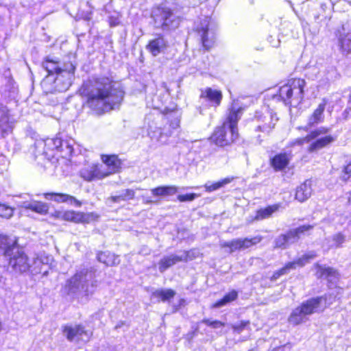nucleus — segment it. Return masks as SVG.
Listing matches in <instances>:
<instances>
[{
	"label": "nucleus",
	"instance_id": "nucleus-49",
	"mask_svg": "<svg viewBox=\"0 0 351 351\" xmlns=\"http://www.w3.org/2000/svg\"><path fill=\"white\" fill-rule=\"evenodd\" d=\"M185 304L186 300L184 298L180 299L178 305L174 307V312L177 311L180 307L184 306Z\"/></svg>",
	"mask_w": 351,
	"mask_h": 351
},
{
	"label": "nucleus",
	"instance_id": "nucleus-23",
	"mask_svg": "<svg viewBox=\"0 0 351 351\" xmlns=\"http://www.w3.org/2000/svg\"><path fill=\"white\" fill-rule=\"evenodd\" d=\"M17 239L12 241L7 234H0V251L3 250L4 256L11 255V253L17 247Z\"/></svg>",
	"mask_w": 351,
	"mask_h": 351
},
{
	"label": "nucleus",
	"instance_id": "nucleus-22",
	"mask_svg": "<svg viewBox=\"0 0 351 351\" xmlns=\"http://www.w3.org/2000/svg\"><path fill=\"white\" fill-rule=\"evenodd\" d=\"M200 36V42L204 51H210L215 45L214 37L209 36V29L206 27H202L197 29Z\"/></svg>",
	"mask_w": 351,
	"mask_h": 351
},
{
	"label": "nucleus",
	"instance_id": "nucleus-6",
	"mask_svg": "<svg viewBox=\"0 0 351 351\" xmlns=\"http://www.w3.org/2000/svg\"><path fill=\"white\" fill-rule=\"evenodd\" d=\"M53 220H59L75 224L87 225L97 221L100 215L96 212H84L73 209L55 210L49 215Z\"/></svg>",
	"mask_w": 351,
	"mask_h": 351
},
{
	"label": "nucleus",
	"instance_id": "nucleus-20",
	"mask_svg": "<svg viewBox=\"0 0 351 351\" xmlns=\"http://www.w3.org/2000/svg\"><path fill=\"white\" fill-rule=\"evenodd\" d=\"M199 97L209 101L214 107H218L221 104L223 96L221 90L208 87L202 90Z\"/></svg>",
	"mask_w": 351,
	"mask_h": 351
},
{
	"label": "nucleus",
	"instance_id": "nucleus-45",
	"mask_svg": "<svg viewBox=\"0 0 351 351\" xmlns=\"http://www.w3.org/2000/svg\"><path fill=\"white\" fill-rule=\"evenodd\" d=\"M199 196V194H197L195 193L182 194V195H178L177 196V199L180 202H191V201L194 200L195 198L198 197Z\"/></svg>",
	"mask_w": 351,
	"mask_h": 351
},
{
	"label": "nucleus",
	"instance_id": "nucleus-12",
	"mask_svg": "<svg viewBox=\"0 0 351 351\" xmlns=\"http://www.w3.org/2000/svg\"><path fill=\"white\" fill-rule=\"evenodd\" d=\"M327 104L328 99L323 98L317 108L309 115L306 126L304 128V130L306 131L308 128H311L324 121V112Z\"/></svg>",
	"mask_w": 351,
	"mask_h": 351
},
{
	"label": "nucleus",
	"instance_id": "nucleus-2",
	"mask_svg": "<svg viewBox=\"0 0 351 351\" xmlns=\"http://www.w3.org/2000/svg\"><path fill=\"white\" fill-rule=\"evenodd\" d=\"M47 75L42 80L41 87L46 94L66 90L72 84L76 66L71 62L62 65L58 59L45 57L42 62Z\"/></svg>",
	"mask_w": 351,
	"mask_h": 351
},
{
	"label": "nucleus",
	"instance_id": "nucleus-15",
	"mask_svg": "<svg viewBox=\"0 0 351 351\" xmlns=\"http://www.w3.org/2000/svg\"><path fill=\"white\" fill-rule=\"evenodd\" d=\"M101 160L107 167V171H104V174H107V177L121 171L122 160L118 155L103 154L101 155Z\"/></svg>",
	"mask_w": 351,
	"mask_h": 351
},
{
	"label": "nucleus",
	"instance_id": "nucleus-36",
	"mask_svg": "<svg viewBox=\"0 0 351 351\" xmlns=\"http://www.w3.org/2000/svg\"><path fill=\"white\" fill-rule=\"evenodd\" d=\"M339 46L342 53H351V36L349 34H340L338 38Z\"/></svg>",
	"mask_w": 351,
	"mask_h": 351
},
{
	"label": "nucleus",
	"instance_id": "nucleus-47",
	"mask_svg": "<svg viewBox=\"0 0 351 351\" xmlns=\"http://www.w3.org/2000/svg\"><path fill=\"white\" fill-rule=\"evenodd\" d=\"M269 351H291V346H288L286 344L280 345Z\"/></svg>",
	"mask_w": 351,
	"mask_h": 351
},
{
	"label": "nucleus",
	"instance_id": "nucleus-31",
	"mask_svg": "<svg viewBox=\"0 0 351 351\" xmlns=\"http://www.w3.org/2000/svg\"><path fill=\"white\" fill-rule=\"evenodd\" d=\"M238 291L234 289H232L226 293L221 298L212 304L210 308H215L223 306L227 304L235 301L238 298Z\"/></svg>",
	"mask_w": 351,
	"mask_h": 351
},
{
	"label": "nucleus",
	"instance_id": "nucleus-35",
	"mask_svg": "<svg viewBox=\"0 0 351 351\" xmlns=\"http://www.w3.org/2000/svg\"><path fill=\"white\" fill-rule=\"evenodd\" d=\"M179 263L178 255L166 256L158 262V269L160 272H164L169 267Z\"/></svg>",
	"mask_w": 351,
	"mask_h": 351
},
{
	"label": "nucleus",
	"instance_id": "nucleus-13",
	"mask_svg": "<svg viewBox=\"0 0 351 351\" xmlns=\"http://www.w3.org/2000/svg\"><path fill=\"white\" fill-rule=\"evenodd\" d=\"M62 331L69 341H79L83 336L92 335V332L89 335L85 327L80 324L75 326L64 325L62 327Z\"/></svg>",
	"mask_w": 351,
	"mask_h": 351
},
{
	"label": "nucleus",
	"instance_id": "nucleus-26",
	"mask_svg": "<svg viewBox=\"0 0 351 351\" xmlns=\"http://www.w3.org/2000/svg\"><path fill=\"white\" fill-rule=\"evenodd\" d=\"M176 291L172 289H156L152 293V296L158 302H169L175 297Z\"/></svg>",
	"mask_w": 351,
	"mask_h": 351
},
{
	"label": "nucleus",
	"instance_id": "nucleus-50",
	"mask_svg": "<svg viewBox=\"0 0 351 351\" xmlns=\"http://www.w3.org/2000/svg\"><path fill=\"white\" fill-rule=\"evenodd\" d=\"M348 204L351 206V190L348 193Z\"/></svg>",
	"mask_w": 351,
	"mask_h": 351
},
{
	"label": "nucleus",
	"instance_id": "nucleus-3",
	"mask_svg": "<svg viewBox=\"0 0 351 351\" xmlns=\"http://www.w3.org/2000/svg\"><path fill=\"white\" fill-rule=\"evenodd\" d=\"M243 110V107L235 104L228 108L222 123L215 128L210 136L213 144L219 147L230 146L239 138L238 123Z\"/></svg>",
	"mask_w": 351,
	"mask_h": 351
},
{
	"label": "nucleus",
	"instance_id": "nucleus-44",
	"mask_svg": "<svg viewBox=\"0 0 351 351\" xmlns=\"http://www.w3.org/2000/svg\"><path fill=\"white\" fill-rule=\"evenodd\" d=\"M202 323L213 328H223L226 326V323L219 320H210L207 318L202 319Z\"/></svg>",
	"mask_w": 351,
	"mask_h": 351
},
{
	"label": "nucleus",
	"instance_id": "nucleus-46",
	"mask_svg": "<svg viewBox=\"0 0 351 351\" xmlns=\"http://www.w3.org/2000/svg\"><path fill=\"white\" fill-rule=\"evenodd\" d=\"M333 241H335L336 245L339 247L344 242L345 237L343 234L338 233L334 236Z\"/></svg>",
	"mask_w": 351,
	"mask_h": 351
},
{
	"label": "nucleus",
	"instance_id": "nucleus-4",
	"mask_svg": "<svg viewBox=\"0 0 351 351\" xmlns=\"http://www.w3.org/2000/svg\"><path fill=\"white\" fill-rule=\"evenodd\" d=\"M306 82L302 77H290L287 79L278 88L272 97L285 106L298 105L304 101V88Z\"/></svg>",
	"mask_w": 351,
	"mask_h": 351
},
{
	"label": "nucleus",
	"instance_id": "nucleus-10",
	"mask_svg": "<svg viewBox=\"0 0 351 351\" xmlns=\"http://www.w3.org/2000/svg\"><path fill=\"white\" fill-rule=\"evenodd\" d=\"M8 266L12 270L19 274L27 273L30 270L31 261L26 253L17 249L16 252H12L11 255L8 256Z\"/></svg>",
	"mask_w": 351,
	"mask_h": 351
},
{
	"label": "nucleus",
	"instance_id": "nucleus-25",
	"mask_svg": "<svg viewBox=\"0 0 351 351\" xmlns=\"http://www.w3.org/2000/svg\"><path fill=\"white\" fill-rule=\"evenodd\" d=\"M235 239L237 246V250L240 251L250 248L252 246L261 243L263 240V237L257 235L251 238L244 237Z\"/></svg>",
	"mask_w": 351,
	"mask_h": 351
},
{
	"label": "nucleus",
	"instance_id": "nucleus-29",
	"mask_svg": "<svg viewBox=\"0 0 351 351\" xmlns=\"http://www.w3.org/2000/svg\"><path fill=\"white\" fill-rule=\"evenodd\" d=\"M237 178L235 176H227L226 178H223L218 181L213 182L210 184H205L204 185L205 191L207 193H211L215 191H217L226 185L231 183L233 182L235 179Z\"/></svg>",
	"mask_w": 351,
	"mask_h": 351
},
{
	"label": "nucleus",
	"instance_id": "nucleus-51",
	"mask_svg": "<svg viewBox=\"0 0 351 351\" xmlns=\"http://www.w3.org/2000/svg\"><path fill=\"white\" fill-rule=\"evenodd\" d=\"M90 15H91V12H89L88 14H86V16H84L83 19L84 20L89 21L90 19Z\"/></svg>",
	"mask_w": 351,
	"mask_h": 351
},
{
	"label": "nucleus",
	"instance_id": "nucleus-5",
	"mask_svg": "<svg viewBox=\"0 0 351 351\" xmlns=\"http://www.w3.org/2000/svg\"><path fill=\"white\" fill-rule=\"evenodd\" d=\"M337 139L336 135L330 133V129L322 126L309 132L306 136L295 138L289 143V147L302 145L306 142L314 140L307 147L309 153H314L331 145Z\"/></svg>",
	"mask_w": 351,
	"mask_h": 351
},
{
	"label": "nucleus",
	"instance_id": "nucleus-11",
	"mask_svg": "<svg viewBox=\"0 0 351 351\" xmlns=\"http://www.w3.org/2000/svg\"><path fill=\"white\" fill-rule=\"evenodd\" d=\"M168 47V41L165 35L160 33L156 34L154 37L149 39L145 45V49L154 57L164 53Z\"/></svg>",
	"mask_w": 351,
	"mask_h": 351
},
{
	"label": "nucleus",
	"instance_id": "nucleus-32",
	"mask_svg": "<svg viewBox=\"0 0 351 351\" xmlns=\"http://www.w3.org/2000/svg\"><path fill=\"white\" fill-rule=\"evenodd\" d=\"M151 191L152 194L155 197L169 196L178 193V189L174 185H166L155 187Z\"/></svg>",
	"mask_w": 351,
	"mask_h": 351
},
{
	"label": "nucleus",
	"instance_id": "nucleus-17",
	"mask_svg": "<svg viewBox=\"0 0 351 351\" xmlns=\"http://www.w3.org/2000/svg\"><path fill=\"white\" fill-rule=\"evenodd\" d=\"M80 176L86 181H92L94 180H101L107 177V174H104V171L101 169L100 165L98 164H93L90 166L83 168L80 171Z\"/></svg>",
	"mask_w": 351,
	"mask_h": 351
},
{
	"label": "nucleus",
	"instance_id": "nucleus-43",
	"mask_svg": "<svg viewBox=\"0 0 351 351\" xmlns=\"http://www.w3.org/2000/svg\"><path fill=\"white\" fill-rule=\"evenodd\" d=\"M341 179L343 181H348L351 178V159L347 162L343 167L341 169Z\"/></svg>",
	"mask_w": 351,
	"mask_h": 351
},
{
	"label": "nucleus",
	"instance_id": "nucleus-38",
	"mask_svg": "<svg viewBox=\"0 0 351 351\" xmlns=\"http://www.w3.org/2000/svg\"><path fill=\"white\" fill-rule=\"evenodd\" d=\"M198 251L195 248H192L188 250L183 251V254L182 256H178V261L179 263H186L195 259L196 258L198 257Z\"/></svg>",
	"mask_w": 351,
	"mask_h": 351
},
{
	"label": "nucleus",
	"instance_id": "nucleus-14",
	"mask_svg": "<svg viewBox=\"0 0 351 351\" xmlns=\"http://www.w3.org/2000/svg\"><path fill=\"white\" fill-rule=\"evenodd\" d=\"M45 199L53 201L58 204L71 203L77 207H81L82 202L77 199L74 196L62 192H46L43 193Z\"/></svg>",
	"mask_w": 351,
	"mask_h": 351
},
{
	"label": "nucleus",
	"instance_id": "nucleus-21",
	"mask_svg": "<svg viewBox=\"0 0 351 351\" xmlns=\"http://www.w3.org/2000/svg\"><path fill=\"white\" fill-rule=\"evenodd\" d=\"M281 207L282 206L280 203H276L261 208L256 211V214L253 219L254 221H261L270 218L275 213L279 211Z\"/></svg>",
	"mask_w": 351,
	"mask_h": 351
},
{
	"label": "nucleus",
	"instance_id": "nucleus-33",
	"mask_svg": "<svg viewBox=\"0 0 351 351\" xmlns=\"http://www.w3.org/2000/svg\"><path fill=\"white\" fill-rule=\"evenodd\" d=\"M311 186L305 182L302 183L296 189L295 198L300 202H304L311 197Z\"/></svg>",
	"mask_w": 351,
	"mask_h": 351
},
{
	"label": "nucleus",
	"instance_id": "nucleus-8",
	"mask_svg": "<svg viewBox=\"0 0 351 351\" xmlns=\"http://www.w3.org/2000/svg\"><path fill=\"white\" fill-rule=\"evenodd\" d=\"M151 18L156 28L168 30L176 21L172 9L163 5L153 8Z\"/></svg>",
	"mask_w": 351,
	"mask_h": 351
},
{
	"label": "nucleus",
	"instance_id": "nucleus-28",
	"mask_svg": "<svg viewBox=\"0 0 351 351\" xmlns=\"http://www.w3.org/2000/svg\"><path fill=\"white\" fill-rule=\"evenodd\" d=\"M306 319V315L298 306L291 311L288 317L287 321L291 326H296L302 324Z\"/></svg>",
	"mask_w": 351,
	"mask_h": 351
},
{
	"label": "nucleus",
	"instance_id": "nucleus-48",
	"mask_svg": "<svg viewBox=\"0 0 351 351\" xmlns=\"http://www.w3.org/2000/svg\"><path fill=\"white\" fill-rule=\"evenodd\" d=\"M108 23L110 27H116L120 23L119 19L114 16H110L109 18Z\"/></svg>",
	"mask_w": 351,
	"mask_h": 351
},
{
	"label": "nucleus",
	"instance_id": "nucleus-39",
	"mask_svg": "<svg viewBox=\"0 0 351 351\" xmlns=\"http://www.w3.org/2000/svg\"><path fill=\"white\" fill-rule=\"evenodd\" d=\"M14 208L6 204L0 202V217L9 219L12 217Z\"/></svg>",
	"mask_w": 351,
	"mask_h": 351
},
{
	"label": "nucleus",
	"instance_id": "nucleus-42",
	"mask_svg": "<svg viewBox=\"0 0 351 351\" xmlns=\"http://www.w3.org/2000/svg\"><path fill=\"white\" fill-rule=\"evenodd\" d=\"M220 247L221 248L228 249V252L230 254L238 251L235 239L229 241H224L221 243Z\"/></svg>",
	"mask_w": 351,
	"mask_h": 351
},
{
	"label": "nucleus",
	"instance_id": "nucleus-30",
	"mask_svg": "<svg viewBox=\"0 0 351 351\" xmlns=\"http://www.w3.org/2000/svg\"><path fill=\"white\" fill-rule=\"evenodd\" d=\"M136 192L134 189H126L120 195H111L108 197V201L111 203L119 204L121 202H128L135 197Z\"/></svg>",
	"mask_w": 351,
	"mask_h": 351
},
{
	"label": "nucleus",
	"instance_id": "nucleus-34",
	"mask_svg": "<svg viewBox=\"0 0 351 351\" xmlns=\"http://www.w3.org/2000/svg\"><path fill=\"white\" fill-rule=\"evenodd\" d=\"M25 208L41 215H46L49 214V204L41 201H36L29 204L25 206Z\"/></svg>",
	"mask_w": 351,
	"mask_h": 351
},
{
	"label": "nucleus",
	"instance_id": "nucleus-9",
	"mask_svg": "<svg viewBox=\"0 0 351 351\" xmlns=\"http://www.w3.org/2000/svg\"><path fill=\"white\" fill-rule=\"evenodd\" d=\"M316 256L317 254L314 252H311L305 253L301 257L285 263L282 267L273 272L270 276V280H277L281 276L288 274L291 269H295L297 267H304L307 263L314 259Z\"/></svg>",
	"mask_w": 351,
	"mask_h": 351
},
{
	"label": "nucleus",
	"instance_id": "nucleus-40",
	"mask_svg": "<svg viewBox=\"0 0 351 351\" xmlns=\"http://www.w3.org/2000/svg\"><path fill=\"white\" fill-rule=\"evenodd\" d=\"M250 321L242 320L238 324L231 325L232 331L237 334H240L245 329H250Z\"/></svg>",
	"mask_w": 351,
	"mask_h": 351
},
{
	"label": "nucleus",
	"instance_id": "nucleus-1",
	"mask_svg": "<svg viewBox=\"0 0 351 351\" xmlns=\"http://www.w3.org/2000/svg\"><path fill=\"white\" fill-rule=\"evenodd\" d=\"M79 95L84 99V108L89 109L97 116L118 108L122 104L125 91L117 86L116 82L108 76H99L83 82L78 88Z\"/></svg>",
	"mask_w": 351,
	"mask_h": 351
},
{
	"label": "nucleus",
	"instance_id": "nucleus-37",
	"mask_svg": "<svg viewBox=\"0 0 351 351\" xmlns=\"http://www.w3.org/2000/svg\"><path fill=\"white\" fill-rule=\"evenodd\" d=\"M292 240L291 235H289V231L286 233L280 234L274 241V248L276 249H283L285 248L289 241Z\"/></svg>",
	"mask_w": 351,
	"mask_h": 351
},
{
	"label": "nucleus",
	"instance_id": "nucleus-27",
	"mask_svg": "<svg viewBox=\"0 0 351 351\" xmlns=\"http://www.w3.org/2000/svg\"><path fill=\"white\" fill-rule=\"evenodd\" d=\"M314 225L313 224H304L299 226L298 227L293 229H290L289 231V235L292 240L297 241L302 237L309 235V232L313 230Z\"/></svg>",
	"mask_w": 351,
	"mask_h": 351
},
{
	"label": "nucleus",
	"instance_id": "nucleus-41",
	"mask_svg": "<svg viewBox=\"0 0 351 351\" xmlns=\"http://www.w3.org/2000/svg\"><path fill=\"white\" fill-rule=\"evenodd\" d=\"M167 119L170 134L172 130H177L180 127V119L177 115L167 117Z\"/></svg>",
	"mask_w": 351,
	"mask_h": 351
},
{
	"label": "nucleus",
	"instance_id": "nucleus-18",
	"mask_svg": "<svg viewBox=\"0 0 351 351\" xmlns=\"http://www.w3.org/2000/svg\"><path fill=\"white\" fill-rule=\"evenodd\" d=\"M291 155L286 152H280L274 154L269 159V165L275 171H281L288 167Z\"/></svg>",
	"mask_w": 351,
	"mask_h": 351
},
{
	"label": "nucleus",
	"instance_id": "nucleus-7",
	"mask_svg": "<svg viewBox=\"0 0 351 351\" xmlns=\"http://www.w3.org/2000/svg\"><path fill=\"white\" fill-rule=\"evenodd\" d=\"M73 152V147L60 137L47 138L44 141L43 154L49 158H54L57 155L65 158L71 155Z\"/></svg>",
	"mask_w": 351,
	"mask_h": 351
},
{
	"label": "nucleus",
	"instance_id": "nucleus-19",
	"mask_svg": "<svg viewBox=\"0 0 351 351\" xmlns=\"http://www.w3.org/2000/svg\"><path fill=\"white\" fill-rule=\"evenodd\" d=\"M316 269L315 276L317 279H326L328 283L332 282V279H338L339 278V274L337 269L330 267H326L316 263L313 265Z\"/></svg>",
	"mask_w": 351,
	"mask_h": 351
},
{
	"label": "nucleus",
	"instance_id": "nucleus-24",
	"mask_svg": "<svg viewBox=\"0 0 351 351\" xmlns=\"http://www.w3.org/2000/svg\"><path fill=\"white\" fill-rule=\"evenodd\" d=\"M97 258L99 262L108 267L116 266L120 263L119 256L108 251L99 252Z\"/></svg>",
	"mask_w": 351,
	"mask_h": 351
},
{
	"label": "nucleus",
	"instance_id": "nucleus-16",
	"mask_svg": "<svg viewBox=\"0 0 351 351\" xmlns=\"http://www.w3.org/2000/svg\"><path fill=\"white\" fill-rule=\"evenodd\" d=\"M322 301H326V295L311 298L302 302L298 306L308 316L318 311Z\"/></svg>",
	"mask_w": 351,
	"mask_h": 351
}]
</instances>
